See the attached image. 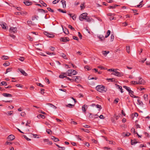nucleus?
Segmentation results:
<instances>
[{"instance_id":"16","label":"nucleus","mask_w":150,"mask_h":150,"mask_svg":"<svg viewBox=\"0 0 150 150\" xmlns=\"http://www.w3.org/2000/svg\"><path fill=\"white\" fill-rule=\"evenodd\" d=\"M61 2L62 3V5L63 8H65L66 7V1L64 0H62L61 1Z\"/></svg>"},{"instance_id":"26","label":"nucleus","mask_w":150,"mask_h":150,"mask_svg":"<svg viewBox=\"0 0 150 150\" xmlns=\"http://www.w3.org/2000/svg\"><path fill=\"white\" fill-rule=\"evenodd\" d=\"M85 105H86L85 104H84L83 105L82 107V109L83 112H84L85 113H86V110L85 108Z\"/></svg>"},{"instance_id":"61","label":"nucleus","mask_w":150,"mask_h":150,"mask_svg":"<svg viewBox=\"0 0 150 150\" xmlns=\"http://www.w3.org/2000/svg\"><path fill=\"white\" fill-rule=\"evenodd\" d=\"M73 105H72L71 104H69L68 105H66V106L67 107H69L70 108H71L72 107V106Z\"/></svg>"},{"instance_id":"44","label":"nucleus","mask_w":150,"mask_h":150,"mask_svg":"<svg viewBox=\"0 0 150 150\" xmlns=\"http://www.w3.org/2000/svg\"><path fill=\"white\" fill-rule=\"evenodd\" d=\"M80 76H76V79H75V81L77 82L78 81L80 80Z\"/></svg>"},{"instance_id":"3","label":"nucleus","mask_w":150,"mask_h":150,"mask_svg":"<svg viewBox=\"0 0 150 150\" xmlns=\"http://www.w3.org/2000/svg\"><path fill=\"white\" fill-rule=\"evenodd\" d=\"M88 14L86 13H84L81 14L79 16V18L80 21H83L87 16Z\"/></svg>"},{"instance_id":"64","label":"nucleus","mask_w":150,"mask_h":150,"mask_svg":"<svg viewBox=\"0 0 150 150\" xmlns=\"http://www.w3.org/2000/svg\"><path fill=\"white\" fill-rule=\"evenodd\" d=\"M119 99L118 98L115 99L114 101V103L116 104L118 102V100Z\"/></svg>"},{"instance_id":"51","label":"nucleus","mask_w":150,"mask_h":150,"mask_svg":"<svg viewBox=\"0 0 150 150\" xmlns=\"http://www.w3.org/2000/svg\"><path fill=\"white\" fill-rule=\"evenodd\" d=\"M99 40L98 41L103 42L105 40V38H98Z\"/></svg>"},{"instance_id":"5","label":"nucleus","mask_w":150,"mask_h":150,"mask_svg":"<svg viewBox=\"0 0 150 150\" xmlns=\"http://www.w3.org/2000/svg\"><path fill=\"white\" fill-rule=\"evenodd\" d=\"M139 81L138 82L139 84L144 85L145 83L144 81L140 77H139Z\"/></svg>"},{"instance_id":"18","label":"nucleus","mask_w":150,"mask_h":150,"mask_svg":"<svg viewBox=\"0 0 150 150\" xmlns=\"http://www.w3.org/2000/svg\"><path fill=\"white\" fill-rule=\"evenodd\" d=\"M84 19V20H86V21L88 22H90L91 21V20H93V19L92 18H90L89 16H87L86 18Z\"/></svg>"},{"instance_id":"21","label":"nucleus","mask_w":150,"mask_h":150,"mask_svg":"<svg viewBox=\"0 0 150 150\" xmlns=\"http://www.w3.org/2000/svg\"><path fill=\"white\" fill-rule=\"evenodd\" d=\"M60 56L63 58L64 59H67L68 58H67L66 55L64 54L63 53H62L60 54Z\"/></svg>"},{"instance_id":"30","label":"nucleus","mask_w":150,"mask_h":150,"mask_svg":"<svg viewBox=\"0 0 150 150\" xmlns=\"http://www.w3.org/2000/svg\"><path fill=\"white\" fill-rule=\"evenodd\" d=\"M40 2L41 4H42V6L44 7H46L47 6V4L45 3L43 1H40Z\"/></svg>"},{"instance_id":"45","label":"nucleus","mask_w":150,"mask_h":150,"mask_svg":"<svg viewBox=\"0 0 150 150\" xmlns=\"http://www.w3.org/2000/svg\"><path fill=\"white\" fill-rule=\"evenodd\" d=\"M130 83H131L132 84H134V85L138 84V82H137L136 81H131Z\"/></svg>"},{"instance_id":"41","label":"nucleus","mask_w":150,"mask_h":150,"mask_svg":"<svg viewBox=\"0 0 150 150\" xmlns=\"http://www.w3.org/2000/svg\"><path fill=\"white\" fill-rule=\"evenodd\" d=\"M44 33L45 35L48 38H49V35H50V33H48L47 32H44Z\"/></svg>"},{"instance_id":"38","label":"nucleus","mask_w":150,"mask_h":150,"mask_svg":"<svg viewBox=\"0 0 150 150\" xmlns=\"http://www.w3.org/2000/svg\"><path fill=\"white\" fill-rule=\"evenodd\" d=\"M57 10L59 11V12H61L62 13H66V11H64L63 10L61 9H57Z\"/></svg>"},{"instance_id":"55","label":"nucleus","mask_w":150,"mask_h":150,"mask_svg":"<svg viewBox=\"0 0 150 150\" xmlns=\"http://www.w3.org/2000/svg\"><path fill=\"white\" fill-rule=\"evenodd\" d=\"M114 79V78H110V79H107V80H109V81H110V82H113V81H115V80H113V79Z\"/></svg>"},{"instance_id":"27","label":"nucleus","mask_w":150,"mask_h":150,"mask_svg":"<svg viewBox=\"0 0 150 150\" xmlns=\"http://www.w3.org/2000/svg\"><path fill=\"white\" fill-rule=\"evenodd\" d=\"M123 88L126 89L127 91H128V92H129L131 90L130 88L129 87L127 86H123Z\"/></svg>"},{"instance_id":"58","label":"nucleus","mask_w":150,"mask_h":150,"mask_svg":"<svg viewBox=\"0 0 150 150\" xmlns=\"http://www.w3.org/2000/svg\"><path fill=\"white\" fill-rule=\"evenodd\" d=\"M98 68L100 69H106L104 67L101 66H98Z\"/></svg>"},{"instance_id":"50","label":"nucleus","mask_w":150,"mask_h":150,"mask_svg":"<svg viewBox=\"0 0 150 150\" xmlns=\"http://www.w3.org/2000/svg\"><path fill=\"white\" fill-rule=\"evenodd\" d=\"M126 50L127 52L128 53H129V50L130 49L129 47V46H126Z\"/></svg>"},{"instance_id":"57","label":"nucleus","mask_w":150,"mask_h":150,"mask_svg":"<svg viewBox=\"0 0 150 150\" xmlns=\"http://www.w3.org/2000/svg\"><path fill=\"white\" fill-rule=\"evenodd\" d=\"M55 36L54 35L50 33V35H49V38H54Z\"/></svg>"},{"instance_id":"48","label":"nucleus","mask_w":150,"mask_h":150,"mask_svg":"<svg viewBox=\"0 0 150 150\" xmlns=\"http://www.w3.org/2000/svg\"><path fill=\"white\" fill-rule=\"evenodd\" d=\"M68 27L69 28H70L72 30H75V29L71 25H69Z\"/></svg>"},{"instance_id":"9","label":"nucleus","mask_w":150,"mask_h":150,"mask_svg":"<svg viewBox=\"0 0 150 150\" xmlns=\"http://www.w3.org/2000/svg\"><path fill=\"white\" fill-rule=\"evenodd\" d=\"M138 143L139 142L137 141L136 139H133L131 140V144L132 145H134Z\"/></svg>"},{"instance_id":"62","label":"nucleus","mask_w":150,"mask_h":150,"mask_svg":"<svg viewBox=\"0 0 150 150\" xmlns=\"http://www.w3.org/2000/svg\"><path fill=\"white\" fill-rule=\"evenodd\" d=\"M103 148L104 149H106V150H112V149H111L110 148L108 147H105Z\"/></svg>"},{"instance_id":"2","label":"nucleus","mask_w":150,"mask_h":150,"mask_svg":"<svg viewBox=\"0 0 150 150\" xmlns=\"http://www.w3.org/2000/svg\"><path fill=\"white\" fill-rule=\"evenodd\" d=\"M17 28L16 27H11L10 30L11 33L10 34L11 37L12 38H15L16 36L13 34V33H15L17 32Z\"/></svg>"},{"instance_id":"35","label":"nucleus","mask_w":150,"mask_h":150,"mask_svg":"<svg viewBox=\"0 0 150 150\" xmlns=\"http://www.w3.org/2000/svg\"><path fill=\"white\" fill-rule=\"evenodd\" d=\"M59 77L60 78L63 79L64 78H65L67 77V76H64L63 75L62 73L61 74L59 75Z\"/></svg>"},{"instance_id":"46","label":"nucleus","mask_w":150,"mask_h":150,"mask_svg":"<svg viewBox=\"0 0 150 150\" xmlns=\"http://www.w3.org/2000/svg\"><path fill=\"white\" fill-rule=\"evenodd\" d=\"M84 68L87 69V70L88 71L91 70V69L89 67L88 65L84 67Z\"/></svg>"},{"instance_id":"37","label":"nucleus","mask_w":150,"mask_h":150,"mask_svg":"<svg viewBox=\"0 0 150 150\" xmlns=\"http://www.w3.org/2000/svg\"><path fill=\"white\" fill-rule=\"evenodd\" d=\"M81 129L84 131V132H86L88 133H89V131L88 129H84L83 128H81Z\"/></svg>"},{"instance_id":"31","label":"nucleus","mask_w":150,"mask_h":150,"mask_svg":"<svg viewBox=\"0 0 150 150\" xmlns=\"http://www.w3.org/2000/svg\"><path fill=\"white\" fill-rule=\"evenodd\" d=\"M72 70H68L67 71V75L68 76H71L72 75L71 74V71Z\"/></svg>"},{"instance_id":"8","label":"nucleus","mask_w":150,"mask_h":150,"mask_svg":"<svg viewBox=\"0 0 150 150\" xmlns=\"http://www.w3.org/2000/svg\"><path fill=\"white\" fill-rule=\"evenodd\" d=\"M18 69L19 71L22 74L26 76H28V74L26 73L23 70L21 69Z\"/></svg>"},{"instance_id":"36","label":"nucleus","mask_w":150,"mask_h":150,"mask_svg":"<svg viewBox=\"0 0 150 150\" xmlns=\"http://www.w3.org/2000/svg\"><path fill=\"white\" fill-rule=\"evenodd\" d=\"M47 105H49V106H50L51 107H53L54 108L56 109L57 108V107L54 105L53 104L50 103H48L47 104Z\"/></svg>"},{"instance_id":"14","label":"nucleus","mask_w":150,"mask_h":150,"mask_svg":"<svg viewBox=\"0 0 150 150\" xmlns=\"http://www.w3.org/2000/svg\"><path fill=\"white\" fill-rule=\"evenodd\" d=\"M116 87L120 89V92L121 93H123V89L122 88V87L121 86L117 84H115Z\"/></svg>"},{"instance_id":"53","label":"nucleus","mask_w":150,"mask_h":150,"mask_svg":"<svg viewBox=\"0 0 150 150\" xmlns=\"http://www.w3.org/2000/svg\"><path fill=\"white\" fill-rule=\"evenodd\" d=\"M144 98L145 100H148V95L144 94Z\"/></svg>"},{"instance_id":"52","label":"nucleus","mask_w":150,"mask_h":150,"mask_svg":"<svg viewBox=\"0 0 150 150\" xmlns=\"http://www.w3.org/2000/svg\"><path fill=\"white\" fill-rule=\"evenodd\" d=\"M10 64V63L8 62L5 63L3 64V65L4 66H7L9 65Z\"/></svg>"},{"instance_id":"13","label":"nucleus","mask_w":150,"mask_h":150,"mask_svg":"<svg viewBox=\"0 0 150 150\" xmlns=\"http://www.w3.org/2000/svg\"><path fill=\"white\" fill-rule=\"evenodd\" d=\"M8 139H9L10 140H13L15 139V137L13 135L11 134L8 137Z\"/></svg>"},{"instance_id":"60","label":"nucleus","mask_w":150,"mask_h":150,"mask_svg":"<svg viewBox=\"0 0 150 150\" xmlns=\"http://www.w3.org/2000/svg\"><path fill=\"white\" fill-rule=\"evenodd\" d=\"M50 49L52 51H54L55 48L54 47H52V46H50Z\"/></svg>"},{"instance_id":"7","label":"nucleus","mask_w":150,"mask_h":150,"mask_svg":"<svg viewBox=\"0 0 150 150\" xmlns=\"http://www.w3.org/2000/svg\"><path fill=\"white\" fill-rule=\"evenodd\" d=\"M129 94L130 96L133 98H139V97L138 96H134V95L133 94L134 93V92L130 90V91L129 92Z\"/></svg>"},{"instance_id":"39","label":"nucleus","mask_w":150,"mask_h":150,"mask_svg":"<svg viewBox=\"0 0 150 150\" xmlns=\"http://www.w3.org/2000/svg\"><path fill=\"white\" fill-rule=\"evenodd\" d=\"M9 57L7 56L3 55L2 56V58L3 60H7L8 59Z\"/></svg>"},{"instance_id":"17","label":"nucleus","mask_w":150,"mask_h":150,"mask_svg":"<svg viewBox=\"0 0 150 150\" xmlns=\"http://www.w3.org/2000/svg\"><path fill=\"white\" fill-rule=\"evenodd\" d=\"M51 139L52 140H53L54 141V142H57L59 141V140L58 138H56L55 137L53 136H52Z\"/></svg>"},{"instance_id":"54","label":"nucleus","mask_w":150,"mask_h":150,"mask_svg":"<svg viewBox=\"0 0 150 150\" xmlns=\"http://www.w3.org/2000/svg\"><path fill=\"white\" fill-rule=\"evenodd\" d=\"M76 15L75 14H74V15L71 16V17L72 19L73 20H76Z\"/></svg>"},{"instance_id":"29","label":"nucleus","mask_w":150,"mask_h":150,"mask_svg":"<svg viewBox=\"0 0 150 150\" xmlns=\"http://www.w3.org/2000/svg\"><path fill=\"white\" fill-rule=\"evenodd\" d=\"M7 85L6 82L5 81H2L0 83V86H6Z\"/></svg>"},{"instance_id":"4","label":"nucleus","mask_w":150,"mask_h":150,"mask_svg":"<svg viewBox=\"0 0 150 150\" xmlns=\"http://www.w3.org/2000/svg\"><path fill=\"white\" fill-rule=\"evenodd\" d=\"M118 69H116L114 71V73H112V74L118 77H121L123 75V74L122 72H120L117 71Z\"/></svg>"},{"instance_id":"6","label":"nucleus","mask_w":150,"mask_h":150,"mask_svg":"<svg viewBox=\"0 0 150 150\" xmlns=\"http://www.w3.org/2000/svg\"><path fill=\"white\" fill-rule=\"evenodd\" d=\"M0 25L1 26L2 28L6 30V28H8L6 26V24L4 22H0Z\"/></svg>"},{"instance_id":"1","label":"nucleus","mask_w":150,"mask_h":150,"mask_svg":"<svg viewBox=\"0 0 150 150\" xmlns=\"http://www.w3.org/2000/svg\"><path fill=\"white\" fill-rule=\"evenodd\" d=\"M96 90L99 92L103 93L106 92L107 90V88L102 85H99L96 87Z\"/></svg>"},{"instance_id":"19","label":"nucleus","mask_w":150,"mask_h":150,"mask_svg":"<svg viewBox=\"0 0 150 150\" xmlns=\"http://www.w3.org/2000/svg\"><path fill=\"white\" fill-rule=\"evenodd\" d=\"M122 134L123 136L124 137H129L131 134L129 132H127V133H126L125 132H123Z\"/></svg>"},{"instance_id":"43","label":"nucleus","mask_w":150,"mask_h":150,"mask_svg":"<svg viewBox=\"0 0 150 150\" xmlns=\"http://www.w3.org/2000/svg\"><path fill=\"white\" fill-rule=\"evenodd\" d=\"M47 9L48 10V11H49L51 12L52 13H54V11L51 8H50V7H47Z\"/></svg>"},{"instance_id":"28","label":"nucleus","mask_w":150,"mask_h":150,"mask_svg":"<svg viewBox=\"0 0 150 150\" xmlns=\"http://www.w3.org/2000/svg\"><path fill=\"white\" fill-rule=\"evenodd\" d=\"M111 32L110 30H108L107 33L105 37V38H107L110 35Z\"/></svg>"},{"instance_id":"32","label":"nucleus","mask_w":150,"mask_h":150,"mask_svg":"<svg viewBox=\"0 0 150 150\" xmlns=\"http://www.w3.org/2000/svg\"><path fill=\"white\" fill-rule=\"evenodd\" d=\"M55 145L59 148H61L62 149H59V150H65V148L64 147H61L58 145L55 144Z\"/></svg>"},{"instance_id":"42","label":"nucleus","mask_w":150,"mask_h":150,"mask_svg":"<svg viewBox=\"0 0 150 150\" xmlns=\"http://www.w3.org/2000/svg\"><path fill=\"white\" fill-rule=\"evenodd\" d=\"M22 136L23 137H24L25 139H26L27 141L31 140L30 139L27 137L25 135H23Z\"/></svg>"},{"instance_id":"49","label":"nucleus","mask_w":150,"mask_h":150,"mask_svg":"<svg viewBox=\"0 0 150 150\" xmlns=\"http://www.w3.org/2000/svg\"><path fill=\"white\" fill-rule=\"evenodd\" d=\"M30 122L31 121L30 120H28L25 125V126H28L29 127H30V126L28 125V124H30Z\"/></svg>"},{"instance_id":"24","label":"nucleus","mask_w":150,"mask_h":150,"mask_svg":"<svg viewBox=\"0 0 150 150\" xmlns=\"http://www.w3.org/2000/svg\"><path fill=\"white\" fill-rule=\"evenodd\" d=\"M110 52L109 51H102V53L104 55H106L107 54H108Z\"/></svg>"},{"instance_id":"20","label":"nucleus","mask_w":150,"mask_h":150,"mask_svg":"<svg viewBox=\"0 0 150 150\" xmlns=\"http://www.w3.org/2000/svg\"><path fill=\"white\" fill-rule=\"evenodd\" d=\"M70 70H72V71H71V74L72 75H75L77 74V72L76 71L74 70L73 69H70Z\"/></svg>"},{"instance_id":"22","label":"nucleus","mask_w":150,"mask_h":150,"mask_svg":"<svg viewBox=\"0 0 150 150\" xmlns=\"http://www.w3.org/2000/svg\"><path fill=\"white\" fill-rule=\"evenodd\" d=\"M38 18L39 17L38 16L36 15H34L32 17V21H34L35 20V19H36L37 20H38Z\"/></svg>"},{"instance_id":"11","label":"nucleus","mask_w":150,"mask_h":150,"mask_svg":"<svg viewBox=\"0 0 150 150\" xmlns=\"http://www.w3.org/2000/svg\"><path fill=\"white\" fill-rule=\"evenodd\" d=\"M69 38H60V40L61 42H66L68 41L69 40Z\"/></svg>"},{"instance_id":"59","label":"nucleus","mask_w":150,"mask_h":150,"mask_svg":"<svg viewBox=\"0 0 150 150\" xmlns=\"http://www.w3.org/2000/svg\"><path fill=\"white\" fill-rule=\"evenodd\" d=\"M27 23L29 25H30L31 24H32V22L31 21H27Z\"/></svg>"},{"instance_id":"23","label":"nucleus","mask_w":150,"mask_h":150,"mask_svg":"<svg viewBox=\"0 0 150 150\" xmlns=\"http://www.w3.org/2000/svg\"><path fill=\"white\" fill-rule=\"evenodd\" d=\"M37 117L39 119L40 118H42V119H44L45 117L44 115H42L39 114L37 115Z\"/></svg>"},{"instance_id":"33","label":"nucleus","mask_w":150,"mask_h":150,"mask_svg":"<svg viewBox=\"0 0 150 150\" xmlns=\"http://www.w3.org/2000/svg\"><path fill=\"white\" fill-rule=\"evenodd\" d=\"M12 70V68H8L6 69V72L5 73V74H6L8 72H10Z\"/></svg>"},{"instance_id":"63","label":"nucleus","mask_w":150,"mask_h":150,"mask_svg":"<svg viewBox=\"0 0 150 150\" xmlns=\"http://www.w3.org/2000/svg\"><path fill=\"white\" fill-rule=\"evenodd\" d=\"M19 59L21 61H23L24 60V58L23 57H20Z\"/></svg>"},{"instance_id":"15","label":"nucleus","mask_w":150,"mask_h":150,"mask_svg":"<svg viewBox=\"0 0 150 150\" xmlns=\"http://www.w3.org/2000/svg\"><path fill=\"white\" fill-rule=\"evenodd\" d=\"M63 32L66 34H69V33L68 30L66 28H63Z\"/></svg>"},{"instance_id":"47","label":"nucleus","mask_w":150,"mask_h":150,"mask_svg":"<svg viewBox=\"0 0 150 150\" xmlns=\"http://www.w3.org/2000/svg\"><path fill=\"white\" fill-rule=\"evenodd\" d=\"M96 106L97 108H99V110H100L101 109H102V107L100 105L97 104L96 105Z\"/></svg>"},{"instance_id":"12","label":"nucleus","mask_w":150,"mask_h":150,"mask_svg":"<svg viewBox=\"0 0 150 150\" xmlns=\"http://www.w3.org/2000/svg\"><path fill=\"white\" fill-rule=\"evenodd\" d=\"M2 95L6 97H12V95L9 93H3Z\"/></svg>"},{"instance_id":"40","label":"nucleus","mask_w":150,"mask_h":150,"mask_svg":"<svg viewBox=\"0 0 150 150\" xmlns=\"http://www.w3.org/2000/svg\"><path fill=\"white\" fill-rule=\"evenodd\" d=\"M46 53L47 54H49L50 55H55V54L54 52L50 53L49 52H46Z\"/></svg>"},{"instance_id":"34","label":"nucleus","mask_w":150,"mask_h":150,"mask_svg":"<svg viewBox=\"0 0 150 150\" xmlns=\"http://www.w3.org/2000/svg\"><path fill=\"white\" fill-rule=\"evenodd\" d=\"M25 13L21 11L20 12H16L15 14L16 15H23Z\"/></svg>"},{"instance_id":"10","label":"nucleus","mask_w":150,"mask_h":150,"mask_svg":"<svg viewBox=\"0 0 150 150\" xmlns=\"http://www.w3.org/2000/svg\"><path fill=\"white\" fill-rule=\"evenodd\" d=\"M23 3L26 6H29V5H32V3L30 1H27L26 0H25L23 1Z\"/></svg>"},{"instance_id":"25","label":"nucleus","mask_w":150,"mask_h":150,"mask_svg":"<svg viewBox=\"0 0 150 150\" xmlns=\"http://www.w3.org/2000/svg\"><path fill=\"white\" fill-rule=\"evenodd\" d=\"M137 101L138 102V104L143 107V104L142 102L139 99L137 100Z\"/></svg>"},{"instance_id":"56","label":"nucleus","mask_w":150,"mask_h":150,"mask_svg":"<svg viewBox=\"0 0 150 150\" xmlns=\"http://www.w3.org/2000/svg\"><path fill=\"white\" fill-rule=\"evenodd\" d=\"M13 112V111H9L8 112V115H12Z\"/></svg>"}]
</instances>
